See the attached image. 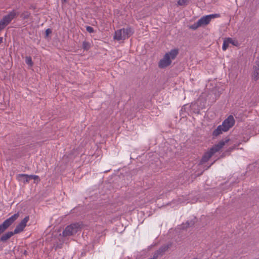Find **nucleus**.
I'll list each match as a JSON object with an SVG mask.
<instances>
[{
  "label": "nucleus",
  "instance_id": "nucleus-15",
  "mask_svg": "<svg viewBox=\"0 0 259 259\" xmlns=\"http://www.w3.org/2000/svg\"><path fill=\"white\" fill-rule=\"evenodd\" d=\"M91 43L89 41H84L82 42V48L83 50L88 51L91 48Z\"/></svg>",
  "mask_w": 259,
  "mask_h": 259
},
{
  "label": "nucleus",
  "instance_id": "nucleus-10",
  "mask_svg": "<svg viewBox=\"0 0 259 259\" xmlns=\"http://www.w3.org/2000/svg\"><path fill=\"white\" fill-rule=\"evenodd\" d=\"M252 79L254 81L259 79V59H257L253 67V70L251 74Z\"/></svg>",
  "mask_w": 259,
  "mask_h": 259
},
{
  "label": "nucleus",
  "instance_id": "nucleus-8",
  "mask_svg": "<svg viewBox=\"0 0 259 259\" xmlns=\"http://www.w3.org/2000/svg\"><path fill=\"white\" fill-rule=\"evenodd\" d=\"M235 123V120L232 115H230L226 119H225L222 124V127L224 128V132H227L232 127Z\"/></svg>",
  "mask_w": 259,
  "mask_h": 259
},
{
  "label": "nucleus",
  "instance_id": "nucleus-16",
  "mask_svg": "<svg viewBox=\"0 0 259 259\" xmlns=\"http://www.w3.org/2000/svg\"><path fill=\"white\" fill-rule=\"evenodd\" d=\"M30 15H31V14L30 12H29L28 11H25L21 14L20 17L23 19H28L29 18V17L30 16Z\"/></svg>",
  "mask_w": 259,
  "mask_h": 259
},
{
  "label": "nucleus",
  "instance_id": "nucleus-22",
  "mask_svg": "<svg viewBox=\"0 0 259 259\" xmlns=\"http://www.w3.org/2000/svg\"><path fill=\"white\" fill-rule=\"evenodd\" d=\"M30 178L31 179H33L34 180H38L39 177L36 175H30Z\"/></svg>",
  "mask_w": 259,
  "mask_h": 259
},
{
  "label": "nucleus",
  "instance_id": "nucleus-6",
  "mask_svg": "<svg viewBox=\"0 0 259 259\" xmlns=\"http://www.w3.org/2000/svg\"><path fill=\"white\" fill-rule=\"evenodd\" d=\"M19 216V213H15L4 221L0 225V235L11 226L18 218Z\"/></svg>",
  "mask_w": 259,
  "mask_h": 259
},
{
  "label": "nucleus",
  "instance_id": "nucleus-4",
  "mask_svg": "<svg viewBox=\"0 0 259 259\" xmlns=\"http://www.w3.org/2000/svg\"><path fill=\"white\" fill-rule=\"evenodd\" d=\"M17 15H18V13L13 10L8 15L4 16L0 20V31L4 29Z\"/></svg>",
  "mask_w": 259,
  "mask_h": 259
},
{
  "label": "nucleus",
  "instance_id": "nucleus-25",
  "mask_svg": "<svg viewBox=\"0 0 259 259\" xmlns=\"http://www.w3.org/2000/svg\"><path fill=\"white\" fill-rule=\"evenodd\" d=\"M230 44H233V45H235L236 46V45L234 43V41H233V40L232 39V41H231V42H230Z\"/></svg>",
  "mask_w": 259,
  "mask_h": 259
},
{
  "label": "nucleus",
  "instance_id": "nucleus-18",
  "mask_svg": "<svg viewBox=\"0 0 259 259\" xmlns=\"http://www.w3.org/2000/svg\"><path fill=\"white\" fill-rule=\"evenodd\" d=\"M199 27H201L200 25L199 24L198 21H197L196 23H195L193 25L190 26L189 28L193 30H196Z\"/></svg>",
  "mask_w": 259,
  "mask_h": 259
},
{
  "label": "nucleus",
  "instance_id": "nucleus-13",
  "mask_svg": "<svg viewBox=\"0 0 259 259\" xmlns=\"http://www.w3.org/2000/svg\"><path fill=\"white\" fill-rule=\"evenodd\" d=\"M224 132V128L221 125H219L217 128L213 132L212 136L213 138H216Z\"/></svg>",
  "mask_w": 259,
  "mask_h": 259
},
{
  "label": "nucleus",
  "instance_id": "nucleus-11",
  "mask_svg": "<svg viewBox=\"0 0 259 259\" xmlns=\"http://www.w3.org/2000/svg\"><path fill=\"white\" fill-rule=\"evenodd\" d=\"M17 178L19 181H21L24 184L29 183L30 180V175L26 174H19Z\"/></svg>",
  "mask_w": 259,
  "mask_h": 259
},
{
  "label": "nucleus",
  "instance_id": "nucleus-2",
  "mask_svg": "<svg viewBox=\"0 0 259 259\" xmlns=\"http://www.w3.org/2000/svg\"><path fill=\"white\" fill-rule=\"evenodd\" d=\"M179 53L178 49H172L167 53L158 62V67L160 68H164L170 65L171 60L175 59Z\"/></svg>",
  "mask_w": 259,
  "mask_h": 259
},
{
  "label": "nucleus",
  "instance_id": "nucleus-14",
  "mask_svg": "<svg viewBox=\"0 0 259 259\" xmlns=\"http://www.w3.org/2000/svg\"><path fill=\"white\" fill-rule=\"evenodd\" d=\"M232 38H226L223 42L222 49L224 51H226L227 49L229 47V45L230 42H231Z\"/></svg>",
  "mask_w": 259,
  "mask_h": 259
},
{
  "label": "nucleus",
  "instance_id": "nucleus-20",
  "mask_svg": "<svg viewBox=\"0 0 259 259\" xmlns=\"http://www.w3.org/2000/svg\"><path fill=\"white\" fill-rule=\"evenodd\" d=\"M86 30L89 33H94L95 32L94 28L90 26L86 27Z\"/></svg>",
  "mask_w": 259,
  "mask_h": 259
},
{
  "label": "nucleus",
  "instance_id": "nucleus-17",
  "mask_svg": "<svg viewBox=\"0 0 259 259\" xmlns=\"http://www.w3.org/2000/svg\"><path fill=\"white\" fill-rule=\"evenodd\" d=\"M25 62L26 64L32 66L33 65V62L32 61L31 57L30 56H27L25 58Z\"/></svg>",
  "mask_w": 259,
  "mask_h": 259
},
{
  "label": "nucleus",
  "instance_id": "nucleus-7",
  "mask_svg": "<svg viewBox=\"0 0 259 259\" xmlns=\"http://www.w3.org/2000/svg\"><path fill=\"white\" fill-rule=\"evenodd\" d=\"M220 17V15L219 14H211L202 17L198 21L200 26H205L210 23L212 19L219 18Z\"/></svg>",
  "mask_w": 259,
  "mask_h": 259
},
{
  "label": "nucleus",
  "instance_id": "nucleus-9",
  "mask_svg": "<svg viewBox=\"0 0 259 259\" xmlns=\"http://www.w3.org/2000/svg\"><path fill=\"white\" fill-rule=\"evenodd\" d=\"M29 220V217L26 216L24 218L23 220L21 221V222L19 223L17 226L16 227L15 229H14V233L18 234L24 230V229L26 226L27 223Z\"/></svg>",
  "mask_w": 259,
  "mask_h": 259
},
{
  "label": "nucleus",
  "instance_id": "nucleus-19",
  "mask_svg": "<svg viewBox=\"0 0 259 259\" xmlns=\"http://www.w3.org/2000/svg\"><path fill=\"white\" fill-rule=\"evenodd\" d=\"M188 0H179L178 1V5L179 6H186L188 3Z\"/></svg>",
  "mask_w": 259,
  "mask_h": 259
},
{
  "label": "nucleus",
  "instance_id": "nucleus-26",
  "mask_svg": "<svg viewBox=\"0 0 259 259\" xmlns=\"http://www.w3.org/2000/svg\"><path fill=\"white\" fill-rule=\"evenodd\" d=\"M62 1L63 3H65V2H66V0H62Z\"/></svg>",
  "mask_w": 259,
  "mask_h": 259
},
{
  "label": "nucleus",
  "instance_id": "nucleus-24",
  "mask_svg": "<svg viewBox=\"0 0 259 259\" xmlns=\"http://www.w3.org/2000/svg\"><path fill=\"white\" fill-rule=\"evenodd\" d=\"M3 37H0V45L3 42Z\"/></svg>",
  "mask_w": 259,
  "mask_h": 259
},
{
  "label": "nucleus",
  "instance_id": "nucleus-12",
  "mask_svg": "<svg viewBox=\"0 0 259 259\" xmlns=\"http://www.w3.org/2000/svg\"><path fill=\"white\" fill-rule=\"evenodd\" d=\"M16 233H14V232H8L4 234H3L1 238H0V240L1 241H3V242H5L7 240H8V239H9L12 236H13L14 234H15Z\"/></svg>",
  "mask_w": 259,
  "mask_h": 259
},
{
  "label": "nucleus",
  "instance_id": "nucleus-23",
  "mask_svg": "<svg viewBox=\"0 0 259 259\" xmlns=\"http://www.w3.org/2000/svg\"><path fill=\"white\" fill-rule=\"evenodd\" d=\"M167 249V247H165L163 248L161 247L159 249V252H163V251H165Z\"/></svg>",
  "mask_w": 259,
  "mask_h": 259
},
{
  "label": "nucleus",
  "instance_id": "nucleus-1",
  "mask_svg": "<svg viewBox=\"0 0 259 259\" xmlns=\"http://www.w3.org/2000/svg\"><path fill=\"white\" fill-rule=\"evenodd\" d=\"M229 141L230 139L226 138L224 140L220 141L218 144L213 146L208 151L204 154L201 158V162L205 163L208 161L215 153L219 151Z\"/></svg>",
  "mask_w": 259,
  "mask_h": 259
},
{
  "label": "nucleus",
  "instance_id": "nucleus-3",
  "mask_svg": "<svg viewBox=\"0 0 259 259\" xmlns=\"http://www.w3.org/2000/svg\"><path fill=\"white\" fill-rule=\"evenodd\" d=\"M134 32L131 27L123 28L115 32L114 39L117 40H124L130 37Z\"/></svg>",
  "mask_w": 259,
  "mask_h": 259
},
{
  "label": "nucleus",
  "instance_id": "nucleus-21",
  "mask_svg": "<svg viewBox=\"0 0 259 259\" xmlns=\"http://www.w3.org/2000/svg\"><path fill=\"white\" fill-rule=\"evenodd\" d=\"M51 33H52V30L50 28H48L46 30V35L47 36H48Z\"/></svg>",
  "mask_w": 259,
  "mask_h": 259
},
{
  "label": "nucleus",
  "instance_id": "nucleus-5",
  "mask_svg": "<svg viewBox=\"0 0 259 259\" xmlns=\"http://www.w3.org/2000/svg\"><path fill=\"white\" fill-rule=\"evenodd\" d=\"M81 229L79 223H73L67 226L62 232L63 237H67L73 235Z\"/></svg>",
  "mask_w": 259,
  "mask_h": 259
}]
</instances>
